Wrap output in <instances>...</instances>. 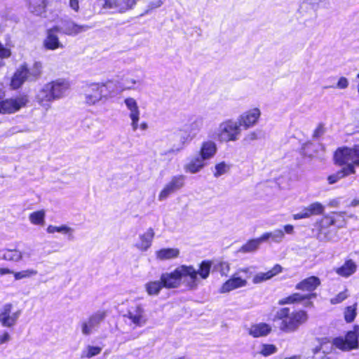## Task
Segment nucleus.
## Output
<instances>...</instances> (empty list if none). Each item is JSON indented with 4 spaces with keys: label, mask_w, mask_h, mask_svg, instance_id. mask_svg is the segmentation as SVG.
I'll use <instances>...</instances> for the list:
<instances>
[{
    "label": "nucleus",
    "mask_w": 359,
    "mask_h": 359,
    "mask_svg": "<svg viewBox=\"0 0 359 359\" xmlns=\"http://www.w3.org/2000/svg\"><path fill=\"white\" fill-rule=\"evenodd\" d=\"M210 269L211 262L206 260L200 264L198 270L191 265H181L172 271L163 273L161 280L165 288L178 287L182 281L189 288L195 289L199 284L200 278H208Z\"/></svg>",
    "instance_id": "f257e3e1"
},
{
    "label": "nucleus",
    "mask_w": 359,
    "mask_h": 359,
    "mask_svg": "<svg viewBox=\"0 0 359 359\" xmlns=\"http://www.w3.org/2000/svg\"><path fill=\"white\" fill-rule=\"evenodd\" d=\"M118 82L107 81L105 83H93L84 89V102L88 106H94L100 102H105L118 94Z\"/></svg>",
    "instance_id": "f03ea898"
},
{
    "label": "nucleus",
    "mask_w": 359,
    "mask_h": 359,
    "mask_svg": "<svg viewBox=\"0 0 359 359\" xmlns=\"http://www.w3.org/2000/svg\"><path fill=\"white\" fill-rule=\"evenodd\" d=\"M280 320L279 328L284 332H293L306 322L308 316L304 311L290 313L288 308H282L276 312L274 320Z\"/></svg>",
    "instance_id": "7ed1b4c3"
},
{
    "label": "nucleus",
    "mask_w": 359,
    "mask_h": 359,
    "mask_svg": "<svg viewBox=\"0 0 359 359\" xmlns=\"http://www.w3.org/2000/svg\"><path fill=\"white\" fill-rule=\"evenodd\" d=\"M241 128L238 121L228 119L218 127L216 138L221 142H233L239 138Z\"/></svg>",
    "instance_id": "20e7f679"
},
{
    "label": "nucleus",
    "mask_w": 359,
    "mask_h": 359,
    "mask_svg": "<svg viewBox=\"0 0 359 359\" xmlns=\"http://www.w3.org/2000/svg\"><path fill=\"white\" fill-rule=\"evenodd\" d=\"M123 318L125 323L133 330L144 327L149 319L144 306L140 304L130 306Z\"/></svg>",
    "instance_id": "39448f33"
},
{
    "label": "nucleus",
    "mask_w": 359,
    "mask_h": 359,
    "mask_svg": "<svg viewBox=\"0 0 359 359\" xmlns=\"http://www.w3.org/2000/svg\"><path fill=\"white\" fill-rule=\"evenodd\" d=\"M334 159L339 165H346V167L352 166L353 170L359 166V144L353 147H343L338 149L334 154Z\"/></svg>",
    "instance_id": "423d86ee"
},
{
    "label": "nucleus",
    "mask_w": 359,
    "mask_h": 359,
    "mask_svg": "<svg viewBox=\"0 0 359 359\" xmlns=\"http://www.w3.org/2000/svg\"><path fill=\"white\" fill-rule=\"evenodd\" d=\"M105 317V311H97L91 314L88 318L81 320L79 323V327L82 334L84 336H90L95 333L98 330Z\"/></svg>",
    "instance_id": "0eeeda50"
},
{
    "label": "nucleus",
    "mask_w": 359,
    "mask_h": 359,
    "mask_svg": "<svg viewBox=\"0 0 359 359\" xmlns=\"http://www.w3.org/2000/svg\"><path fill=\"white\" fill-rule=\"evenodd\" d=\"M29 102V97L25 94L5 99L0 102L1 114H14L25 107Z\"/></svg>",
    "instance_id": "6e6552de"
},
{
    "label": "nucleus",
    "mask_w": 359,
    "mask_h": 359,
    "mask_svg": "<svg viewBox=\"0 0 359 359\" xmlns=\"http://www.w3.org/2000/svg\"><path fill=\"white\" fill-rule=\"evenodd\" d=\"M20 309H14L11 303H6L0 309V323L3 327H12L15 326L21 316Z\"/></svg>",
    "instance_id": "1a4fd4ad"
},
{
    "label": "nucleus",
    "mask_w": 359,
    "mask_h": 359,
    "mask_svg": "<svg viewBox=\"0 0 359 359\" xmlns=\"http://www.w3.org/2000/svg\"><path fill=\"white\" fill-rule=\"evenodd\" d=\"M248 273V269H240L222 285L219 290L220 292L226 293L245 287L247 285V279L249 278Z\"/></svg>",
    "instance_id": "9d476101"
},
{
    "label": "nucleus",
    "mask_w": 359,
    "mask_h": 359,
    "mask_svg": "<svg viewBox=\"0 0 359 359\" xmlns=\"http://www.w3.org/2000/svg\"><path fill=\"white\" fill-rule=\"evenodd\" d=\"M135 4V0H97V4L102 9L118 13L132 8Z\"/></svg>",
    "instance_id": "9b49d317"
},
{
    "label": "nucleus",
    "mask_w": 359,
    "mask_h": 359,
    "mask_svg": "<svg viewBox=\"0 0 359 359\" xmlns=\"http://www.w3.org/2000/svg\"><path fill=\"white\" fill-rule=\"evenodd\" d=\"M185 177L182 175L173 176L160 191L158 201H163L184 187Z\"/></svg>",
    "instance_id": "f8f14e48"
},
{
    "label": "nucleus",
    "mask_w": 359,
    "mask_h": 359,
    "mask_svg": "<svg viewBox=\"0 0 359 359\" xmlns=\"http://www.w3.org/2000/svg\"><path fill=\"white\" fill-rule=\"evenodd\" d=\"M123 103L128 111V116L131 121L130 126L133 131H136L138 128V122L140 119V109L137 100L132 97H126Z\"/></svg>",
    "instance_id": "ddd939ff"
},
{
    "label": "nucleus",
    "mask_w": 359,
    "mask_h": 359,
    "mask_svg": "<svg viewBox=\"0 0 359 359\" xmlns=\"http://www.w3.org/2000/svg\"><path fill=\"white\" fill-rule=\"evenodd\" d=\"M60 32V26L55 25L46 31V36L43 40V46L47 50H54L63 48V44L60 41L57 33Z\"/></svg>",
    "instance_id": "4468645a"
},
{
    "label": "nucleus",
    "mask_w": 359,
    "mask_h": 359,
    "mask_svg": "<svg viewBox=\"0 0 359 359\" xmlns=\"http://www.w3.org/2000/svg\"><path fill=\"white\" fill-rule=\"evenodd\" d=\"M261 111L258 108H253L243 113L238 118L241 128L248 129L254 126L258 121Z\"/></svg>",
    "instance_id": "2eb2a0df"
},
{
    "label": "nucleus",
    "mask_w": 359,
    "mask_h": 359,
    "mask_svg": "<svg viewBox=\"0 0 359 359\" xmlns=\"http://www.w3.org/2000/svg\"><path fill=\"white\" fill-rule=\"evenodd\" d=\"M325 206L319 202L311 203L304 207L299 212L294 214L292 217L295 220L309 218L313 215H319L323 213Z\"/></svg>",
    "instance_id": "dca6fc26"
},
{
    "label": "nucleus",
    "mask_w": 359,
    "mask_h": 359,
    "mask_svg": "<svg viewBox=\"0 0 359 359\" xmlns=\"http://www.w3.org/2000/svg\"><path fill=\"white\" fill-rule=\"evenodd\" d=\"M333 344L341 350L349 351L358 346V340L356 334L353 330L347 333L345 339L341 337L334 339Z\"/></svg>",
    "instance_id": "f3484780"
},
{
    "label": "nucleus",
    "mask_w": 359,
    "mask_h": 359,
    "mask_svg": "<svg viewBox=\"0 0 359 359\" xmlns=\"http://www.w3.org/2000/svg\"><path fill=\"white\" fill-rule=\"evenodd\" d=\"M92 27V26L88 25H78L72 20H65L63 21L62 25L60 26V32L69 36H75L86 32Z\"/></svg>",
    "instance_id": "a211bd4d"
},
{
    "label": "nucleus",
    "mask_w": 359,
    "mask_h": 359,
    "mask_svg": "<svg viewBox=\"0 0 359 359\" xmlns=\"http://www.w3.org/2000/svg\"><path fill=\"white\" fill-rule=\"evenodd\" d=\"M54 100H59L65 97L70 87L69 82L63 79H58L49 82Z\"/></svg>",
    "instance_id": "6ab92c4d"
},
{
    "label": "nucleus",
    "mask_w": 359,
    "mask_h": 359,
    "mask_svg": "<svg viewBox=\"0 0 359 359\" xmlns=\"http://www.w3.org/2000/svg\"><path fill=\"white\" fill-rule=\"evenodd\" d=\"M35 99L36 102L46 110L50 108V104L55 100L48 83L37 92Z\"/></svg>",
    "instance_id": "aec40b11"
},
{
    "label": "nucleus",
    "mask_w": 359,
    "mask_h": 359,
    "mask_svg": "<svg viewBox=\"0 0 359 359\" xmlns=\"http://www.w3.org/2000/svg\"><path fill=\"white\" fill-rule=\"evenodd\" d=\"M154 235V229L149 228L144 233L139 235V238L135 243V247L140 251H147L152 245Z\"/></svg>",
    "instance_id": "412c9836"
},
{
    "label": "nucleus",
    "mask_w": 359,
    "mask_h": 359,
    "mask_svg": "<svg viewBox=\"0 0 359 359\" xmlns=\"http://www.w3.org/2000/svg\"><path fill=\"white\" fill-rule=\"evenodd\" d=\"M272 327L265 323H259L251 325L248 328V334L255 337H263L267 336L271 332Z\"/></svg>",
    "instance_id": "4be33fe9"
},
{
    "label": "nucleus",
    "mask_w": 359,
    "mask_h": 359,
    "mask_svg": "<svg viewBox=\"0 0 359 359\" xmlns=\"http://www.w3.org/2000/svg\"><path fill=\"white\" fill-rule=\"evenodd\" d=\"M358 266L355 262L348 259H346L341 266L334 269V271L339 276L348 278L356 272Z\"/></svg>",
    "instance_id": "5701e85b"
},
{
    "label": "nucleus",
    "mask_w": 359,
    "mask_h": 359,
    "mask_svg": "<svg viewBox=\"0 0 359 359\" xmlns=\"http://www.w3.org/2000/svg\"><path fill=\"white\" fill-rule=\"evenodd\" d=\"M205 122L206 118L204 116H194L191 119L185 129L191 134V136L196 137L204 128Z\"/></svg>",
    "instance_id": "b1692460"
},
{
    "label": "nucleus",
    "mask_w": 359,
    "mask_h": 359,
    "mask_svg": "<svg viewBox=\"0 0 359 359\" xmlns=\"http://www.w3.org/2000/svg\"><path fill=\"white\" fill-rule=\"evenodd\" d=\"M205 160L199 154L192 157L184 165V170L187 172L195 174L200 172L206 165Z\"/></svg>",
    "instance_id": "393cba45"
},
{
    "label": "nucleus",
    "mask_w": 359,
    "mask_h": 359,
    "mask_svg": "<svg viewBox=\"0 0 359 359\" xmlns=\"http://www.w3.org/2000/svg\"><path fill=\"white\" fill-rule=\"evenodd\" d=\"M26 81H29L28 75L26 73V65H22L14 73L11 79V87L13 89H18Z\"/></svg>",
    "instance_id": "a878e982"
},
{
    "label": "nucleus",
    "mask_w": 359,
    "mask_h": 359,
    "mask_svg": "<svg viewBox=\"0 0 359 359\" xmlns=\"http://www.w3.org/2000/svg\"><path fill=\"white\" fill-rule=\"evenodd\" d=\"M323 226H330L331 225L342 227L345 224V217L344 212H332L325 215L322 219Z\"/></svg>",
    "instance_id": "bb28decb"
},
{
    "label": "nucleus",
    "mask_w": 359,
    "mask_h": 359,
    "mask_svg": "<svg viewBox=\"0 0 359 359\" xmlns=\"http://www.w3.org/2000/svg\"><path fill=\"white\" fill-rule=\"evenodd\" d=\"M282 271V267L279 264H276L271 270L266 272L257 273L252 279V282L255 284H259L262 282L270 280L273 276L280 273Z\"/></svg>",
    "instance_id": "cd10ccee"
},
{
    "label": "nucleus",
    "mask_w": 359,
    "mask_h": 359,
    "mask_svg": "<svg viewBox=\"0 0 359 359\" xmlns=\"http://www.w3.org/2000/svg\"><path fill=\"white\" fill-rule=\"evenodd\" d=\"M180 250L177 248H164L155 252L156 258L160 261H165L177 258Z\"/></svg>",
    "instance_id": "c85d7f7f"
},
{
    "label": "nucleus",
    "mask_w": 359,
    "mask_h": 359,
    "mask_svg": "<svg viewBox=\"0 0 359 359\" xmlns=\"http://www.w3.org/2000/svg\"><path fill=\"white\" fill-rule=\"evenodd\" d=\"M0 259L8 262H18L22 260V251L17 248H4L0 250Z\"/></svg>",
    "instance_id": "c756f323"
},
{
    "label": "nucleus",
    "mask_w": 359,
    "mask_h": 359,
    "mask_svg": "<svg viewBox=\"0 0 359 359\" xmlns=\"http://www.w3.org/2000/svg\"><path fill=\"white\" fill-rule=\"evenodd\" d=\"M320 284V280L318 277L311 276L302 280L296 285V289L312 292Z\"/></svg>",
    "instance_id": "7c9ffc66"
},
{
    "label": "nucleus",
    "mask_w": 359,
    "mask_h": 359,
    "mask_svg": "<svg viewBox=\"0 0 359 359\" xmlns=\"http://www.w3.org/2000/svg\"><path fill=\"white\" fill-rule=\"evenodd\" d=\"M217 151L216 144L210 140L204 141L201 144L199 155L205 161L212 158Z\"/></svg>",
    "instance_id": "2f4dec72"
},
{
    "label": "nucleus",
    "mask_w": 359,
    "mask_h": 359,
    "mask_svg": "<svg viewBox=\"0 0 359 359\" xmlns=\"http://www.w3.org/2000/svg\"><path fill=\"white\" fill-rule=\"evenodd\" d=\"M142 85V80L138 78H133L129 76H126L123 80L121 86L118 85V94L123 90H136Z\"/></svg>",
    "instance_id": "473e14b6"
},
{
    "label": "nucleus",
    "mask_w": 359,
    "mask_h": 359,
    "mask_svg": "<svg viewBox=\"0 0 359 359\" xmlns=\"http://www.w3.org/2000/svg\"><path fill=\"white\" fill-rule=\"evenodd\" d=\"M355 172V170H353L352 166L349 167H344L341 170L338 171L337 172L330 175L327 177V180L329 184H332L338 182L339 180L351 174H354Z\"/></svg>",
    "instance_id": "72a5a7b5"
},
{
    "label": "nucleus",
    "mask_w": 359,
    "mask_h": 359,
    "mask_svg": "<svg viewBox=\"0 0 359 359\" xmlns=\"http://www.w3.org/2000/svg\"><path fill=\"white\" fill-rule=\"evenodd\" d=\"M48 233H54L55 232L60 233L68 236V238L72 240L74 238V229L65 224L61 226L49 225L46 229Z\"/></svg>",
    "instance_id": "f704fd0d"
},
{
    "label": "nucleus",
    "mask_w": 359,
    "mask_h": 359,
    "mask_svg": "<svg viewBox=\"0 0 359 359\" xmlns=\"http://www.w3.org/2000/svg\"><path fill=\"white\" fill-rule=\"evenodd\" d=\"M29 11L36 15L45 13L47 6V0H29Z\"/></svg>",
    "instance_id": "c9c22d12"
},
{
    "label": "nucleus",
    "mask_w": 359,
    "mask_h": 359,
    "mask_svg": "<svg viewBox=\"0 0 359 359\" xmlns=\"http://www.w3.org/2000/svg\"><path fill=\"white\" fill-rule=\"evenodd\" d=\"M145 290L149 295H157L164 287L162 280L150 281L145 284Z\"/></svg>",
    "instance_id": "e433bc0d"
},
{
    "label": "nucleus",
    "mask_w": 359,
    "mask_h": 359,
    "mask_svg": "<svg viewBox=\"0 0 359 359\" xmlns=\"http://www.w3.org/2000/svg\"><path fill=\"white\" fill-rule=\"evenodd\" d=\"M38 274V271L34 269H26L19 271H14L13 276L15 280L32 278Z\"/></svg>",
    "instance_id": "4c0bfd02"
},
{
    "label": "nucleus",
    "mask_w": 359,
    "mask_h": 359,
    "mask_svg": "<svg viewBox=\"0 0 359 359\" xmlns=\"http://www.w3.org/2000/svg\"><path fill=\"white\" fill-rule=\"evenodd\" d=\"M42 65L39 62H35L33 65L28 68L26 66V73L28 75L29 81H35L41 74Z\"/></svg>",
    "instance_id": "58836bf2"
},
{
    "label": "nucleus",
    "mask_w": 359,
    "mask_h": 359,
    "mask_svg": "<svg viewBox=\"0 0 359 359\" xmlns=\"http://www.w3.org/2000/svg\"><path fill=\"white\" fill-rule=\"evenodd\" d=\"M45 217L46 212L41 210L30 213L29 220L34 225L43 226L45 223Z\"/></svg>",
    "instance_id": "ea45409f"
},
{
    "label": "nucleus",
    "mask_w": 359,
    "mask_h": 359,
    "mask_svg": "<svg viewBox=\"0 0 359 359\" xmlns=\"http://www.w3.org/2000/svg\"><path fill=\"white\" fill-rule=\"evenodd\" d=\"M313 296V294H311L304 295V294H301L299 293H294L286 298H284V299L280 300L279 304L283 305V304H292V303H294V302H299L304 299H309Z\"/></svg>",
    "instance_id": "a19ab883"
},
{
    "label": "nucleus",
    "mask_w": 359,
    "mask_h": 359,
    "mask_svg": "<svg viewBox=\"0 0 359 359\" xmlns=\"http://www.w3.org/2000/svg\"><path fill=\"white\" fill-rule=\"evenodd\" d=\"M195 137L191 136V134L184 129V134L180 137V147L177 148H172L168 152H178L184 149L187 144H189Z\"/></svg>",
    "instance_id": "79ce46f5"
},
{
    "label": "nucleus",
    "mask_w": 359,
    "mask_h": 359,
    "mask_svg": "<svg viewBox=\"0 0 359 359\" xmlns=\"http://www.w3.org/2000/svg\"><path fill=\"white\" fill-rule=\"evenodd\" d=\"M102 351V348L99 346H88L81 353L82 358H91L99 355Z\"/></svg>",
    "instance_id": "37998d69"
},
{
    "label": "nucleus",
    "mask_w": 359,
    "mask_h": 359,
    "mask_svg": "<svg viewBox=\"0 0 359 359\" xmlns=\"http://www.w3.org/2000/svg\"><path fill=\"white\" fill-rule=\"evenodd\" d=\"M260 243L257 238L252 239L248 241L245 245H243L241 249L240 252H252L258 249Z\"/></svg>",
    "instance_id": "c03bdc74"
},
{
    "label": "nucleus",
    "mask_w": 359,
    "mask_h": 359,
    "mask_svg": "<svg viewBox=\"0 0 359 359\" xmlns=\"http://www.w3.org/2000/svg\"><path fill=\"white\" fill-rule=\"evenodd\" d=\"M356 304L348 306L344 311V318L347 323L352 322L356 316Z\"/></svg>",
    "instance_id": "a18cd8bd"
},
{
    "label": "nucleus",
    "mask_w": 359,
    "mask_h": 359,
    "mask_svg": "<svg viewBox=\"0 0 359 359\" xmlns=\"http://www.w3.org/2000/svg\"><path fill=\"white\" fill-rule=\"evenodd\" d=\"M230 166L224 162H221L215 165L214 176L218 177L228 172Z\"/></svg>",
    "instance_id": "49530a36"
},
{
    "label": "nucleus",
    "mask_w": 359,
    "mask_h": 359,
    "mask_svg": "<svg viewBox=\"0 0 359 359\" xmlns=\"http://www.w3.org/2000/svg\"><path fill=\"white\" fill-rule=\"evenodd\" d=\"M277 351V348L273 344H263L260 353L264 356L271 355Z\"/></svg>",
    "instance_id": "de8ad7c7"
},
{
    "label": "nucleus",
    "mask_w": 359,
    "mask_h": 359,
    "mask_svg": "<svg viewBox=\"0 0 359 359\" xmlns=\"http://www.w3.org/2000/svg\"><path fill=\"white\" fill-rule=\"evenodd\" d=\"M271 241L275 243H280L284 237L285 233L282 229H276L273 231L271 232Z\"/></svg>",
    "instance_id": "09e8293b"
},
{
    "label": "nucleus",
    "mask_w": 359,
    "mask_h": 359,
    "mask_svg": "<svg viewBox=\"0 0 359 359\" xmlns=\"http://www.w3.org/2000/svg\"><path fill=\"white\" fill-rule=\"evenodd\" d=\"M215 269L218 271L222 276H226L229 271L230 267L227 262H221L215 266Z\"/></svg>",
    "instance_id": "8fccbe9b"
},
{
    "label": "nucleus",
    "mask_w": 359,
    "mask_h": 359,
    "mask_svg": "<svg viewBox=\"0 0 359 359\" xmlns=\"http://www.w3.org/2000/svg\"><path fill=\"white\" fill-rule=\"evenodd\" d=\"M348 297V294H346V291L339 292L336 297L331 299L330 302L332 304H337L342 301H344L345 299H346Z\"/></svg>",
    "instance_id": "3c124183"
},
{
    "label": "nucleus",
    "mask_w": 359,
    "mask_h": 359,
    "mask_svg": "<svg viewBox=\"0 0 359 359\" xmlns=\"http://www.w3.org/2000/svg\"><path fill=\"white\" fill-rule=\"evenodd\" d=\"M348 81L345 77H341L337 84V87L339 89H345L348 86Z\"/></svg>",
    "instance_id": "603ef678"
},
{
    "label": "nucleus",
    "mask_w": 359,
    "mask_h": 359,
    "mask_svg": "<svg viewBox=\"0 0 359 359\" xmlns=\"http://www.w3.org/2000/svg\"><path fill=\"white\" fill-rule=\"evenodd\" d=\"M10 340L11 336L8 332L4 331L2 334H0V345L6 344Z\"/></svg>",
    "instance_id": "864d4df0"
},
{
    "label": "nucleus",
    "mask_w": 359,
    "mask_h": 359,
    "mask_svg": "<svg viewBox=\"0 0 359 359\" xmlns=\"http://www.w3.org/2000/svg\"><path fill=\"white\" fill-rule=\"evenodd\" d=\"M258 139V134L257 132H250V133H248L244 140L247 142H250L252 141H254L255 140Z\"/></svg>",
    "instance_id": "5fc2aeb1"
},
{
    "label": "nucleus",
    "mask_w": 359,
    "mask_h": 359,
    "mask_svg": "<svg viewBox=\"0 0 359 359\" xmlns=\"http://www.w3.org/2000/svg\"><path fill=\"white\" fill-rule=\"evenodd\" d=\"M11 55V51L9 49L4 48L1 43H0V57L1 58H6L8 57Z\"/></svg>",
    "instance_id": "6e6d98bb"
},
{
    "label": "nucleus",
    "mask_w": 359,
    "mask_h": 359,
    "mask_svg": "<svg viewBox=\"0 0 359 359\" xmlns=\"http://www.w3.org/2000/svg\"><path fill=\"white\" fill-rule=\"evenodd\" d=\"M69 6L75 12H78L79 11V0H69Z\"/></svg>",
    "instance_id": "4d7b16f0"
},
{
    "label": "nucleus",
    "mask_w": 359,
    "mask_h": 359,
    "mask_svg": "<svg viewBox=\"0 0 359 359\" xmlns=\"http://www.w3.org/2000/svg\"><path fill=\"white\" fill-rule=\"evenodd\" d=\"M271 232H266L262 234L259 238H257L259 243L261 244L262 242L267 241L269 239H271Z\"/></svg>",
    "instance_id": "13d9d810"
},
{
    "label": "nucleus",
    "mask_w": 359,
    "mask_h": 359,
    "mask_svg": "<svg viewBox=\"0 0 359 359\" xmlns=\"http://www.w3.org/2000/svg\"><path fill=\"white\" fill-rule=\"evenodd\" d=\"M22 259H25V260H31L32 259V257L33 255V250H25L23 252H22Z\"/></svg>",
    "instance_id": "bf43d9fd"
},
{
    "label": "nucleus",
    "mask_w": 359,
    "mask_h": 359,
    "mask_svg": "<svg viewBox=\"0 0 359 359\" xmlns=\"http://www.w3.org/2000/svg\"><path fill=\"white\" fill-rule=\"evenodd\" d=\"M284 232L287 234H293L294 233V226L291 224H287L284 226Z\"/></svg>",
    "instance_id": "052dcab7"
},
{
    "label": "nucleus",
    "mask_w": 359,
    "mask_h": 359,
    "mask_svg": "<svg viewBox=\"0 0 359 359\" xmlns=\"http://www.w3.org/2000/svg\"><path fill=\"white\" fill-rule=\"evenodd\" d=\"M13 273H14V271L8 268H0V276L13 274Z\"/></svg>",
    "instance_id": "680f3d73"
},
{
    "label": "nucleus",
    "mask_w": 359,
    "mask_h": 359,
    "mask_svg": "<svg viewBox=\"0 0 359 359\" xmlns=\"http://www.w3.org/2000/svg\"><path fill=\"white\" fill-rule=\"evenodd\" d=\"M139 128L141 130H146L148 128V125L146 122H142L140 124L138 123Z\"/></svg>",
    "instance_id": "e2e57ef3"
},
{
    "label": "nucleus",
    "mask_w": 359,
    "mask_h": 359,
    "mask_svg": "<svg viewBox=\"0 0 359 359\" xmlns=\"http://www.w3.org/2000/svg\"><path fill=\"white\" fill-rule=\"evenodd\" d=\"M351 206L355 207L359 205V199L355 198L351 202Z\"/></svg>",
    "instance_id": "0e129e2a"
},
{
    "label": "nucleus",
    "mask_w": 359,
    "mask_h": 359,
    "mask_svg": "<svg viewBox=\"0 0 359 359\" xmlns=\"http://www.w3.org/2000/svg\"><path fill=\"white\" fill-rule=\"evenodd\" d=\"M353 332L356 334L357 339L359 341V327H355Z\"/></svg>",
    "instance_id": "69168bd1"
},
{
    "label": "nucleus",
    "mask_w": 359,
    "mask_h": 359,
    "mask_svg": "<svg viewBox=\"0 0 359 359\" xmlns=\"http://www.w3.org/2000/svg\"><path fill=\"white\" fill-rule=\"evenodd\" d=\"M3 84L0 83V98L4 95Z\"/></svg>",
    "instance_id": "338daca9"
},
{
    "label": "nucleus",
    "mask_w": 359,
    "mask_h": 359,
    "mask_svg": "<svg viewBox=\"0 0 359 359\" xmlns=\"http://www.w3.org/2000/svg\"><path fill=\"white\" fill-rule=\"evenodd\" d=\"M285 359H299V357L297 356V355H294V356H291V357H289V358H286Z\"/></svg>",
    "instance_id": "774afa93"
}]
</instances>
